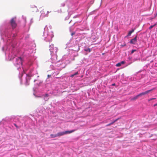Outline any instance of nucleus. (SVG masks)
I'll return each mask as SVG.
<instances>
[{"label": "nucleus", "instance_id": "1", "mask_svg": "<svg viewBox=\"0 0 157 157\" xmlns=\"http://www.w3.org/2000/svg\"><path fill=\"white\" fill-rule=\"evenodd\" d=\"M75 131V130H73L70 131H66L63 132H58L57 133V136H63L65 134H70L71 133L74 131Z\"/></svg>", "mask_w": 157, "mask_h": 157}, {"label": "nucleus", "instance_id": "2", "mask_svg": "<svg viewBox=\"0 0 157 157\" xmlns=\"http://www.w3.org/2000/svg\"><path fill=\"white\" fill-rule=\"evenodd\" d=\"M16 17L12 18L11 20L10 23V25L13 29L15 28L17 26V24L16 22Z\"/></svg>", "mask_w": 157, "mask_h": 157}, {"label": "nucleus", "instance_id": "3", "mask_svg": "<svg viewBox=\"0 0 157 157\" xmlns=\"http://www.w3.org/2000/svg\"><path fill=\"white\" fill-rule=\"evenodd\" d=\"M155 88H154L153 89H151V90H148L147 91H146L145 92H142V93H141L140 94H139V95L140 97L141 96H142V95H144L145 94H146L148 93L149 92H151V91H152L153 90H155Z\"/></svg>", "mask_w": 157, "mask_h": 157}, {"label": "nucleus", "instance_id": "4", "mask_svg": "<svg viewBox=\"0 0 157 157\" xmlns=\"http://www.w3.org/2000/svg\"><path fill=\"white\" fill-rule=\"evenodd\" d=\"M22 59L21 58V57H18L16 59V64L17 65L22 64Z\"/></svg>", "mask_w": 157, "mask_h": 157}, {"label": "nucleus", "instance_id": "5", "mask_svg": "<svg viewBox=\"0 0 157 157\" xmlns=\"http://www.w3.org/2000/svg\"><path fill=\"white\" fill-rule=\"evenodd\" d=\"M137 36H135L134 38L131 40L130 41V43L131 44H134L137 41Z\"/></svg>", "mask_w": 157, "mask_h": 157}, {"label": "nucleus", "instance_id": "6", "mask_svg": "<svg viewBox=\"0 0 157 157\" xmlns=\"http://www.w3.org/2000/svg\"><path fill=\"white\" fill-rule=\"evenodd\" d=\"M54 45L53 44H52L50 45L49 50L51 52L53 53L54 52Z\"/></svg>", "mask_w": 157, "mask_h": 157}, {"label": "nucleus", "instance_id": "7", "mask_svg": "<svg viewBox=\"0 0 157 157\" xmlns=\"http://www.w3.org/2000/svg\"><path fill=\"white\" fill-rule=\"evenodd\" d=\"M125 63L124 61H122L121 62L117 63L116 65V66L117 67H120L121 66V64H124Z\"/></svg>", "mask_w": 157, "mask_h": 157}, {"label": "nucleus", "instance_id": "8", "mask_svg": "<svg viewBox=\"0 0 157 157\" xmlns=\"http://www.w3.org/2000/svg\"><path fill=\"white\" fill-rule=\"evenodd\" d=\"M139 97H140V96H139V95H137L136 96L133 97V98H131V100H136Z\"/></svg>", "mask_w": 157, "mask_h": 157}, {"label": "nucleus", "instance_id": "9", "mask_svg": "<svg viewBox=\"0 0 157 157\" xmlns=\"http://www.w3.org/2000/svg\"><path fill=\"white\" fill-rule=\"evenodd\" d=\"M134 29H133L131 31H129V33H128L127 35V36H130L131 35V34L134 32Z\"/></svg>", "mask_w": 157, "mask_h": 157}, {"label": "nucleus", "instance_id": "10", "mask_svg": "<svg viewBox=\"0 0 157 157\" xmlns=\"http://www.w3.org/2000/svg\"><path fill=\"white\" fill-rule=\"evenodd\" d=\"M84 50L86 52H90L91 51V49L90 48H85L84 49Z\"/></svg>", "mask_w": 157, "mask_h": 157}, {"label": "nucleus", "instance_id": "11", "mask_svg": "<svg viewBox=\"0 0 157 157\" xmlns=\"http://www.w3.org/2000/svg\"><path fill=\"white\" fill-rule=\"evenodd\" d=\"M50 136L52 138H55L56 137L58 136H57V134H51L50 135Z\"/></svg>", "mask_w": 157, "mask_h": 157}, {"label": "nucleus", "instance_id": "12", "mask_svg": "<svg viewBox=\"0 0 157 157\" xmlns=\"http://www.w3.org/2000/svg\"><path fill=\"white\" fill-rule=\"evenodd\" d=\"M156 25H157V24H156V23H155L154 25L151 26L149 27V29H151L152 28L154 27V26H155Z\"/></svg>", "mask_w": 157, "mask_h": 157}, {"label": "nucleus", "instance_id": "13", "mask_svg": "<svg viewBox=\"0 0 157 157\" xmlns=\"http://www.w3.org/2000/svg\"><path fill=\"white\" fill-rule=\"evenodd\" d=\"M136 50L134 49V50H132L131 51V54H133L136 51Z\"/></svg>", "mask_w": 157, "mask_h": 157}, {"label": "nucleus", "instance_id": "14", "mask_svg": "<svg viewBox=\"0 0 157 157\" xmlns=\"http://www.w3.org/2000/svg\"><path fill=\"white\" fill-rule=\"evenodd\" d=\"M121 118V117H119V118H118L117 119H116L114 121V122H115L117 121H118V120H119V119H120Z\"/></svg>", "mask_w": 157, "mask_h": 157}, {"label": "nucleus", "instance_id": "15", "mask_svg": "<svg viewBox=\"0 0 157 157\" xmlns=\"http://www.w3.org/2000/svg\"><path fill=\"white\" fill-rule=\"evenodd\" d=\"M78 74V72H75V74H74V75H77Z\"/></svg>", "mask_w": 157, "mask_h": 157}, {"label": "nucleus", "instance_id": "16", "mask_svg": "<svg viewBox=\"0 0 157 157\" xmlns=\"http://www.w3.org/2000/svg\"><path fill=\"white\" fill-rule=\"evenodd\" d=\"M126 45V44H124L123 45H121V46L122 47H124Z\"/></svg>", "mask_w": 157, "mask_h": 157}, {"label": "nucleus", "instance_id": "17", "mask_svg": "<svg viewBox=\"0 0 157 157\" xmlns=\"http://www.w3.org/2000/svg\"><path fill=\"white\" fill-rule=\"evenodd\" d=\"M48 96H49V95H48V94H45V95L44 97H48Z\"/></svg>", "mask_w": 157, "mask_h": 157}, {"label": "nucleus", "instance_id": "18", "mask_svg": "<svg viewBox=\"0 0 157 157\" xmlns=\"http://www.w3.org/2000/svg\"><path fill=\"white\" fill-rule=\"evenodd\" d=\"M75 34V32H73L72 33H71V36H73V35H74Z\"/></svg>", "mask_w": 157, "mask_h": 157}, {"label": "nucleus", "instance_id": "19", "mask_svg": "<svg viewBox=\"0 0 157 157\" xmlns=\"http://www.w3.org/2000/svg\"><path fill=\"white\" fill-rule=\"evenodd\" d=\"M14 125L17 128H18V126L17 125V124H14Z\"/></svg>", "mask_w": 157, "mask_h": 157}, {"label": "nucleus", "instance_id": "20", "mask_svg": "<svg viewBox=\"0 0 157 157\" xmlns=\"http://www.w3.org/2000/svg\"><path fill=\"white\" fill-rule=\"evenodd\" d=\"M155 99V98H151V99H150L149 100V101L151 100H153V99Z\"/></svg>", "mask_w": 157, "mask_h": 157}, {"label": "nucleus", "instance_id": "21", "mask_svg": "<svg viewBox=\"0 0 157 157\" xmlns=\"http://www.w3.org/2000/svg\"><path fill=\"white\" fill-rule=\"evenodd\" d=\"M115 122H114V121L111 123L110 124V125H111L113 124Z\"/></svg>", "mask_w": 157, "mask_h": 157}, {"label": "nucleus", "instance_id": "22", "mask_svg": "<svg viewBox=\"0 0 157 157\" xmlns=\"http://www.w3.org/2000/svg\"><path fill=\"white\" fill-rule=\"evenodd\" d=\"M75 76V75H74V74H73V75H71V77H73V76Z\"/></svg>", "mask_w": 157, "mask_h": 157}, {"label": "nucleus", "instance_id": "23", "mask_svg": "<svg viewBox=\"0 0 157 157\" xmlns=\"http://www.w3.org/2000/svg\"><path fill=\"white\" fill-rule=\"evenodd\" d=\"M110 125V124H108L107 125H106V126H109V125Z\"/></svg>", "mask_w": 157, "mask_h": 157}, {"label": "nucleus", "instance_id": "24", "mask_svg": "<svg viewBox=\"0 0 157 157\" xmlns=\"http://www.w3.org/2000/svg\"><path fill=\"white\" fill-rule=\"evenodd\" d=\"M156 105H157V103L155 105H154V106H156Z\"/></svg>", "mask_w": 157, "mask_h": 157}, {"label": "nucleus", "instance_id": "25", "mask_svg": "<svg viewBox=\"0 0 157 157\" xmlns=\"http://www.w3.org/2000/svg\"><path fill=\"white\" fill-rule=\"evenodd\" d=\"M50 76H51V75H48V77H50Z\"/></svg>", "mask_w": 157, "mask_h": 157}, {"label": "nucleus", "instance_id": "26", "mask_svg": "<svg viewBox=\"0 0 157 157\" xmlns=\"http://www.w3.org/2000/svg\"><path fill=\"white\" fill-rule=\"evenodd\" d=\"M115 85V84H112V85H113V86H114Z\"/></svg>", "mask_w": 157, "mask_h": 157}]
</instances>
